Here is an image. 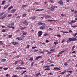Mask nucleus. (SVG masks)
<instances>
[{
  "label": "nucleus",
  "mask_w": 77,
  "mask_h": 77,
  "mask_svg": "<svg viewBox=\"0 0 77 77\" xmlns=\"http://www.w3.org/2000/svg\"><path fill=\"white\" fill-rule=\"evenodd\" d=\"M39 58H42V57H41V56H38L36 58V59H39Z\"/></svg>",
  "instance_id": "2eb2a0df"
},
{
  "label": "nucleus",
  "mask_w": 77,
  "mask_h": 77,
  "mask_svg": "<svg viewBox=\"0 0 77 77\" xmlns=\"http://www.w3.org/2000/svg\"><path fill=\"white\" fill-rule=\"evenodd\" d=\"M1 27L2 28H5V26H1Z\"/></svg>",
  "instance_id": "de8ad7c7"
},
{
  "label": "nucleus",
  "mask_w": 77,
  "mask_h": 77,
  "mask_svg": "<svg viewBox=\"0 0 77 77\" xmlns=\"http://www.w3.org/2000/svg\"><path fill=\"white\" fill-rule=\"evenodd\" d=\"M46 42L48 43V42H49V41H48V40H46Z\"/></svg>",
  "instance_id": "69168bd1"
},
{
  "label": "nucleus",
  "mask_w": 77,
  "mask_h": 77,
  "mask_svg": "<svg viewBox=\"0 0 77 77\" xmlns=\"http://www.w3.org/2000/svg\"><path fill=\"white\" fill-rule=\"evenodd\" d=\"M68 65V63L67 62H65L64 63V65L66 66Z\"/></svg>",
  "instance_id": "a18cd8bd"
},
{
  "label": "nucleus",
  "mask_w": 77,
  "mask_h": 77,
  "mask_svg": "<svg viewBox=\"0 0 77 77\" xmlns=\"http://www.w3.org/2000/svg\"><path fill=\"white\" fill-rule=\"evenodd\" d=\"M26 5H23L22 6V8H24L25 7H26Z\"/></svg>",
  "instance_id": "e2e57ef3"
},
{
  "label": "nucleus",
  "mask_w": 77,
  "mask_h": 77,
  "mask_svg": "<svg viewBox=\"0 0 77 77\" xmlns=\"http://www.w3.org/2000/svg\"><path fill=\"white\" fill-rule=\"evenodd\" d=\"M38 25H41V23L40 22H38Z\"/></svg>",
  "instance_id": "680f3d73"
},
{
  "label": "nucleus",
  "mask_w": 77,
  "mask_h": 77,
  "mask_svg": "<svg viewBox=\"0 0 77 77\" xmlns=\"http://www.w3.org/2000/svg\"><path fill=\"white\" fill-rule=\"evenodd\" d=\"M20 30H19V29H18V30H16V32H20Z\"/></svg>",
  "instance_id": "338daca9"
},
{
  "label": "nucleus",
  "mask_w": 77,
  "mask_h": 77,
  "mask_svg": "<svg viewBox=\"0 0 77 77\" xmlns=\"http://www.w3.org/2000/svg\"><path fill=\"white\" fill-rule=\"evenodd\" d=\"M13 76L12 77H18V76L17 75H13Z\"/></svg>",
  "instance_id": "2f4dec72"
},
{
  "label": "nucleus",
  "mask_w": 77,
  "mask_h": 77,
  "mask_svg": "<svg viewBox=\"0 0 77 77\" xmlns=\"http://www.w3.org/2000/svg\"><path fill=\"white\" fill-rule=\"evenodd\" d=\"M63 33H68V32H65V31H63Z\"/></svg>",
  "instance_id": "ea45409f"
},
{
  "label": "nucleus",
  "mask_w": 77,
  "mask_h": 77,
  "mask_svg": "<svg viewBox=\"0 0 77 77\" xmlns=\"http://www.w3.org/2000/svg\"><path fill=\"white\" fill-rule=\"evenodd\" d=\"M38 33V36H41L42 35V32L41 31H39Z\"/></svg>",
  "instance_id": "20e7f679"
},
{
  "label": "nucleus",
  "mask_w": 77,
  "mask_h": 77,
  "mask_svg": "<svg viewBox=\"0 0 77 77\" xmlns=\"http://www.w3.org/2000/svg\"><path fill=\"white\" fill-rule=\"evenodd\" d=\"M54 49H52L51 50L49 51H54Z\"/></svg>",
  "instance_id": "4c0bfd02"
},
{
  "label": "nucleus",
  "mask_w": 77,
  "mask_h": 77,
  "mask_svg": "<svg viewBox=\"0 0 77 77\" xmlns=\"http://www.w3.org/2000/svg\"><path fill=\"white\" fill-rule=\"evenodd\" d=\"M29 47H30V45H27V47L26 48H29Z\"/></svg>",
  "instance_id": "58836bf2"
},
{
  "label": "nucleus",
  "mask_w": 77,
  "mask_h": 77,
  "mask_svg": "<svg viewBox=\"0 0 77 77\" xmlns=\"http://www.w3.org/2000/svg\"><path fill=\"white\" fill-rule=\"evenodd\" d=\"M30 60H33V58H31L30 59H29Z\"/></svg>",
  "instance_id": "052dcab7"
},
{
  "label": "nucleus",
  "mask_w": 77,
  "mask_h": 77,
  "mask_svg": "<svg viewBox=\"0 0 77 77\" xmlns=\"http://www.w3.org/2000/svg\"><path fill=\"white\" fill-rule=\"evenodd\" d=\"M0 44H3V42L1 41H0Z\"/></svg>",
  "instance_id": "bf43d9fd"
},
{
  "label": "nucleus",
  "mask_w": 77,
  "mask_h": 77,
  "mask_svg": "<svg viewBox=\"0 0 77 77\" xmlns=\"http://www.w3.org/2000/svg\"><path fill=\"white\" fill-rule=\"evenodd\" d=\"M12 37V35H10L9 36L8 38H11Z\"/></svg>",
  "instance_id": "b1692460"
},
{
  "label": "nucleus",
  "mask_w": 77,
  "mask_h": 77,
  "mask_svg": "<svg viewBox=\"0 0 77 77\" xmlns=\"http://www.w3.org/2000/svg\"><path fill=\"white\" fill-rule=\"evenodd\" d=\"M49 66H44V68H48Z\"/></svg>",
  "instance_id": "a19ab883"
},
{
  "label": "nucleus",
  "mask_w": 77,
  "mask_h": 77,
  "mask_svg": "<svg viewBox=\"0 0 77 77\" xmlns=\"http://www.w3.org/2000/svg\"><path fill=\"white\" fill-rule=\"evenodd\" d=\"M50 69L49 68H46L44 69V71H47L48 70H50Z\"/></svg>",
  "instance_id": "a211bd4d"
},
{
  "label": "nucleus",
  "mask_w": 77,
  "mask_h": 77,
  "mask_svg": "<svg viewBox=\"0 0 77 77\" xmlns=\"http://www.w3.org/2000/svg\"><path fill=\"white\" fill-rule=\"evenodd\" d=\"M42 26H45V24L44 23H41V25Z\"/></svg>",
  "instance_id": "c9c22d12"
},
{
  "label": "nucleus",
  "mask_w": 77,
  "mask_h": 77,
  "mask_svg": "<svg viewBox=\"0 0 77 77\" xmlns=\"http://www.w3.org/2000/svg\"><path fill=\"white\" fill-rule=\"evenodd\" d=\"M9 5H7L5 6L3 8L4 9H6L7 8H8V7H9Z\"/></svg>",
  "instance_id": "1a4fd4ad"
},
{
  "label": "nucleus",
  "mask_w": 77,
  "mask_h": 77,
  "mask_svg": "<svg viewBox=\"0 0 77 77\" xmlns=\"http://www.w3.org/2000/svg\"><path fill=\"white\" fill-rule=\"evenodd\" d=\"M45 28V26H41L40 27V29H44Z\"/></svg>",
  "instance_id": "ddd939ff"
},
{
  "label": "nucleus",
  "mask_w": 77,
  "mask_h": 77,
  "mask_svg": "<svg viewBox=\"0 0 77 77\" xmlns=\"http://www.w3.org/2000/svg\"><path fill=\"white\" fill-rule=\"evenodd\" d=\"M67 72L70 73V74H72V71H67Z\"/></svg>",
  "instance_id": "6ab92c4d"
},
{
  "label": "nucleus",
  "mask_w": 77,
  "mask_h": 77,
  "mask_svg": "<svg viewBox=\"0 0 77 77\" xmlns=\"http://www.w3.org/2000/svg\"><path fill=\"white\" fill-rule=\"evenodd\" d=\"M2 32H6V30L5 29H3L2 31Z\"/></svg>",
  "instance_id": "3c124183"
},
{
  "label": "nucleus",
  "mask_w": 77,
  "mask_h": 77,
  "mask_svg": "<svg viewBox=\"0 0 77 77\" xmlns=\"http://www.w3.org/2000/svg\"><path fill=\"white\" fill-rule=\"evenodd\" d=\"M57 44H58V42H54V44H55V45H56Z\"/></svg>",
  "instance_id": "a878e982"
},
{
  "label": "nucleus",
  "mask_w": 77,
  "mask_h": 77,
  "mask_svg": "<svg viewBox=\"0 0 77 77\" xmlns=\"http://www.w3.org/2000/svg\"><path fill=\"white\" fill-rule=\"evenodd\" d=\"M2 17L5 18H6V15L4 14L2 16Z\"/></svg>",
  "instance_id": "cd10ccee"
},
{
  "label": "nucleus",
  "mask_w": 77,
  "mask_h": 77,
  "mask_svg": "<svg viewBox=\"0 0 77 77\" xmlns=\"http://www.w3.org/2000/svg\"><path fill=\"white\" fill-rule=\"evenodd\" d=\"M48 74H50V75H53V74L52 73H48Z\"/></svg>",
  "instance_id": "5fc2aeb1"
},
{
  "label": "nucleus",
  "mask_w": 77,
  "mask_h": 77,
  "mask_svg": "<svg viewBox=\"0 0 77 77\" xmlns=\"http://www.w3.org/2000/svg\"><path fill=\"white\" fill-rule=\"evenodd\" d=\"M24 77H28V75H25L24 76Z\"/></svg>",
  "instance_id": "774afa93"
},
{
  "label": "nucleus",
  "mask_w": 77,
  "mask_h": 77,
  "mask_svg": "<svg viewBox=\"0 0 77 77\" xmlns=\"http://www.w3.org/2000/svg\"><path fill=\"white\" fill-rule=\"evenodd\" d=\"M4 14H5L4 12H2L0 14V16H2V15H4Z\"/></svg>",
  "instance_id": "dca6fc26"
},
{
  "label": "nucleus",
  "mask_w": 77,
  "mask_h": 77,
  "mask_svg": "<svg viewBox=\"0 0 77 77\" xmlns=\"http://www.w3.org/2000/svg\"><path fill=\"white\" fill-rule=\"evenodd\" d=\"M4 19H5V18L3 16L2 17L0 18V20H4Z\"/></svg>",
  "instance_id": "e433bc0d"
},
{
  "label": "nucleus",
  "mask_w": 77,
  "mask_h": 77,
  "mask_svg": "<svg viewBox=\"0 0 77 77\" xmlns=\"http://www.w3.org/2000/svg\"><path fill=\"white\" fill-rule=\"evenodd\" d=\"M71 27H73V28L77 27L76 26H72V25L71 26Z\"/></svg>",
  "instance_id": "7c9ffc66"
},
{
  "label": "nucleus",
  "mask_w": 77,
  "mask_h": 77,
  "mask_svg": "<svg viewBox=\"0 0 77 77\" xmlns=\"http://www.w3.org/2000/svg\"><path fill=\"white\" fill-rule=\"evenodd\" d=\"M8 68L5 67V68H3V69L4 70H5V71H6L8 69Z\"/></svg>",
  "instance_id": "5701e85b"
},
{
  "label": "nucleus",
  "mask_w": 77,
  "mask_h": 77,
  "mask_svg": "<svg viewBox=\"0 0 77 77\" xmlns=\"http://www.w3.org/2000/svg\"><path fill=\"white\" fill-rule=\"evenodd\" d=\"M71 22L72 23H75V22H76V21L72 20V21H71Z\"/></svg>",
  "instance_id": "c756f323"
},
{
  "label": "nucleus",
  "mask_w": 77,
  "mask_h": 77,
  "mask_svg": "<svg viewBox=\"0 0 77 77\" xmlns=\"http://www.w3.org/2000/svg\"><path fill=\"white\" fill-rule=\"evenodd\" d=\"M16 18H20V16H17Z\"/></svg>",
  "instance_id": "0e129e2a"
},
{
  "label": "nucleus",
  "mask_w": 77,
  "mask_h": 77,
  "mask_svg": "<svg viewBox=\"0 0 77 77\" xmlns=\"http://www.w3.org/2000/svg\"><path fill=\"white\" fill-rule=\"evenodd\" d=\"M23 24H25V25H26V26H27V25H28L27 21L26 20H25V22L23 23Z\"/></svg>",
  "instance_id": "0eeeda50"
},
{
  "label": "nucleus",
  "mask_w": 77,
  "mask_h": 77,
  "mask_svg": "<svg viewBox=\"0 0 77 77\" xmlns=\"http://www.w3.org/2000/svg\"><path fill=\"white\" fill-rule=\"evenodd\" d=\"M65 42V39H63L62 40V43H63V42Z\"/></svg>",
  "instance_id": "37998d69"
},
{
  "label": "nucleus",
  "mask_w": 77,
  "mask_h": 77,
  "mask_svg": "<svg viewBox=\"0 0 77 77\" xmlns=\"http://www.w3.org/2000/svg\"><path fill=\"white\" fill-rule=\"evenodd\" d=\"M11 44H12L13 45H17L18 44V42H11Z\"/></svg>",
  "instance_id": "39448f33"
},
{
  "label": "nucleus",
  "mask_w": 77,
  "mask_h": 77,
  "mask_svg": "<svg viewBox=\"0 0 77 77\" xmlns=\"http://www.w3.org/2000/svg\"><path fill=\"white\" fill-rule=\"evenodd\" d=\"M12 16V14H8L7 17L8 18H9V17H11Z\"/></svg>",
  "instance_id": "f8f14e48"
},
{
  "label": "nucleus",
  "mask_w": 77,
  "mask_h": 77,
  "mask_svg": "<svg viewBox=\"0 0 77 77\" xmlns=\"http://www.w3.org/2000/svg\"><path fill=\"white\" fill-rule=\"evenodd\" d=\"M68 23L69 24H70V25H71V26H72V23H71V22H69Z\"/></svg>",
  "instance_id": "6e6d98bb"
},
{
  "label": "nucleus",
  "mask_w": 77,
  "mask_h": 77,
  "mask_svg": "<svg viewBox=\"0 0 77 77\" xmlns=\"http://www.w3.org/2000/svg\"><path fill=\"white\" fill-rule=\"evenodd\" d=\"M58 3L60 5H63V3L62 2V0H60L59 1Z\"/></svg>",
  "instance_id": "9d476101"
},
{
  "label": "nucleus",
  "mask_w": 77,
  "mask_h": 77,
  "mask_svg": "<svg viewBox=\"0 0 77 77\" xmlns=\"http://www.w3.org/2000/svg\"><path fill=\"white\" fill-rule=\"evenodd\" d=\"M77 32L75 33V34L73 35L74 37H75L76 36H77Z\"/></svg>",
  "instance_id": "72a5a7b5"
},
{
  "label": "nucleus",
  "mask_w": 77,
  "mask_h": 77,
  "mask_svg": "<svg viewBox=\"0 0 77 77\" xmlns=\"http://www.w3.org/2000/svg\"><path fill=\"white\" fill-rule=\"evenodd\" d=\"M27 34V32H25L23 33L22 34V35H26Z\"/></svg>",
  "instance_id": "393cba45"
},
{
  "label": "nucleus",
  "mask_w": 77,
  "mask_h": 77,
  "mask_svg": "<svg viewBox=\"0 0 77 77\" xmlns=\"http://www.w3.org/2000/svg\"><path fill=\"white\" fill-rule=\"evenodd\" d=\"M51 11H54V9H56L57 8V6H54L51 7Z\"/></svg>",
  "instance_id": "f03ea898"
},
{
  "label": "nucleus",
  "mask_w": 77,
  "mask_h": 77,
  "mask_svg": "<svg viewBox=\"0 0 77 77\" xmlns=\"http://www.w3.org/2000/svg\"><path fill=\"white\" fill-rule=\"evenodd\" d=\"M75 48V46H73V47H72V51L74 50V49Z\"/></svg>",
  "instance_id": "09e8293b"
},
{
  "label": "nucleus",
  "mask_w": 77,
  "mask_h": 77,
  "mask_svg": "<svg viewBox=\"0 0 77 77\" xmlns=\"http://www.w3.org/2000/svg\"><path fill=\"white\" fill-rule=\"evenodd\" d=\"M50 22H53V21H56V20H50V21H49Z\"/></svg>",
  "instance_id": "4be33fe9"
},
{
  "label": "nucleus",
  "mask_w": 77,
  "mask_h": 77,
  "mask_svg": "<svg viewBox=\"0 0 77 77\" xmlns=\"http://www.w3.org/2000/svg\"><path fill=\"white\" fill-rule=\"evenodd\" d=\"M6 60V59H2L1 60V62H5Z\"/></svg>",
  "instance_id": "6e6552de"
},
{
  "label": "nucleus",
  "mask_w": 77,
  "mask_h": 77,
  "mask_svg": "<svg viewBox=\"0 0 77 77\" xmlns=\"http://www.w3.org/2000/svg\"><path fill=\"white\" fill-rule=\"evenodd\" d=\"M5 2H6V1H5V0L3 1L2 2V5H4V4H5Z\"/></svg>",
  "instance_id": "bb28decb"
},
{
  "label": "nucleus",
  "mask_w": 77,
  "mask_h": 77,
  "mask_svg": "<svg viewBox=\"0 0 77 77\" xmlns=\"http://www.w3.org/2000/svg\"><path fill=\"white\" fill-rule=\"evenodd\" d=\"M51 51H50V52H48L47 53V54H51Z\"/></svg>",
  "instance_id": "79ce46f5"
},
{
  "label": "nucleus",
  "mask_w": 77,
  "mask_h": 77,
  "mask_svg": "<svg viewBox=\"0 0 77 77\" xmlns=\"http://www.w3.org/2000/svg\"><path fill=\"white\" fill-rule=\"evenodd\" d=\"M50 2L51 3H53V0H50Z\"/></svg>",
  "instance_id": "8fccbe9b"
},
{
  "label": "nucleus",
  "mask_w": 77,
  "mask_h": 77,
  "mask_svg": "<svg viewBox=\"0 0 77 77\" xmlns=\"http://www.w3.org/2000/svg\"><path fill=\"white\" fill-rule=\"evenodd\" d=\"M76 40L77 39L72 37L69 38V40H67V42H68V43H69V42H70V41H76Z\"/></svg>",
  "instance_id": "f257e3e1"
},
{
  "label": "nucleus",
  "mask_w": 77,
  "mask_h": 77,
  "mask_svg": "<svg viewBox=\"0 0 77 77\" xmlns=\"http://www.w3.org/2000/svg\"><path fill=\"white\" fill-rule=\"evenodd\" d=\"M70 74H68L67 75L66 77H69V76H70Z\"/></svg>",
  "instance_id": "49530a36"
},
{
  "label": "nucleus",
  "mask_w": 77,
  "mask_h": 77,
  "mask_svg": "<svg viewBox=\"0 0 77 77\" xmlns=\"http://www.w3.org/2000/svg\"><path fill=\"white\" fill-rule=\"evenodd\" d=\"M37 47H32V49H35V48H37Z\"/></svg>",
  "instance_id": "f704fd0d"
},
{
  "label": "nucleus",
  "mask_w": 77,
  "mask_h": 77,
  "mask_svg": "<svg viewBox=\"0 0 77 77\" xmlns=\"http://www.w3.org/2000/svg\"><path fill=\"white\" fill-rule=\"evenodd\" d=\"M16 11V9H14L12 10H11V13H14Z\"/></svg>",
  "instance_id": "423d86ee"
},
{
  "label": "nucleus",
  "mask_w": 77,
  "mask_h": 77,
  "mask_svg": "<svg viewBox=\"0 0 77 77\" xmlns=\"http://www.w3.org/2000/svg\"><path fill=\"white\" fill-rule=\"evenodd\" d=\"M34 63V62H32L31 64V65L32 66H33V65Z\"/></svg>",
  "instance_id": "603ef678"
},
{
  "label": "nucleus",
  "mask_w": 77,
  "mask_h": 77,
  "mask_svg": "<svg viewBox=\"0 0 77 77\" xmlns=\"http://www.w3.org/2000/svg\"><path fill=\"white\" fill-rule=\"evenodd\" d=\"M26 27H23L21 28V30H24L25 29H26Z\"/></svg>",
  "instance_id": "412c9836"
},
{
  "label": "nucleus",
  "mask_w": 77,
  "mask_h": 77,
  "mask_svg": "<svg viewBox=\"0 0 77 77\" xmlns=\"http://www.w3.org/2000/svg\"><path fill=\"white\" fill-rule=\"evenodd\" d=\"M20 38H21V37H17L16 38V39H18V40H19V41H20Z\"/></svg>",
  "instance_id": "aec40b11"
},
{
  "label": "nucleus",
  "mask_w": 77,
  "mask_h": 77,
  "mask_svg": "<svg viewBox=\"0 0 77 77\" xmlns=\"http://www.w3.org/2000/svg\"><path fill=\"white\" fill-rule=\"evenodd\" d=\"M32 18H33V19H35V18H36V16L32 17Z\"/></svg>",
  "instance_id": "13d9d810"
},
{
  "label": "nucleus",
  "mask_w": 77,
  "mask_h": 77,
  "mask_svg": "<svg viewBox=\"0 0 77 77\" xmlns=\"http://www.w3.org/2000/svg\"><path fill=\"white\" fill-rule=\"evenodd\" d=\"M7 26L9 28H11V27L12 26L11 24H8Z\"/></svg>",
  "instance_id": "9b49d317"
},
{
  "label": "nucleus",
  "mask_w": 77,
  "mask_h": 77,
  "mask_svg": "<svg viewBox=\"0 0 77 77\" xmlns=\"http://www.w3.org/2000/svg\"><path fill=\"white\" fill-rule=\"evenodd\" d=\"M26 15L25 14H23V15H22V16H23V17H26Z\"/></svg>",
  "instance_id": "864d4df0"
},
{
  "label": "nucleus",
  "mask_w": 77,
  "mask_h": 77,
  "mask_svg": "<svg viewBox=\"0 0 77 77\" xmlns=\"http://www.w3.org/2000/svg\"><path fill=\"white\" fill-rule=\"evenodd\" d=\"M61 69L59 68V67H55L54 68V69L53 70H60Z\"/></svg>",
  "instance_id": "7ed1b4c3"
},
{
  "label": "nucleus",
  "mask_w": 77,
  "mask_h": 77,
  "mask_svg": "<svg viewBox=\"0 0 77 77\" xmlns=\"http://www.w3.org/2000/svg\"><path fill=\"white\" fill-rule=\"evenodd\" d=\"M65 72H66V71H64L63 72L61 73H60V74H64V73H65Z\"/></svg>",
  "instance_id": "f3484780"
},
{
  "label": "nucleus",
  "mask_w": 77,
  "mask_h": 77,
  "mask_svg": "<svg viewBox=\"0 0 77 77\" xmlns=\"http://www.w3.org/2000/svg\"><path fill=\"white\" fill-rule=\"evenodd\" d=\"M56 36H58L59 37V38H60V36H61V35H56Z\"/></svg>",
  "instance_id": "c85d7f7f"
},
{
  "label": "nucleus",
  "mask_w": 77,
  "mask_h": 77,
  "mask_svg": "<svg viewBox=\"0 0 77 77\" xmlns=\"http://www.w3.org/2000/svg\"><path fill=\"white\" fill-rule=\"evenodd\" d=\"M13 8V6H11L8 8V10H10L11 9H12Z\"/></svg>",
  "instance_id": "4468645a"
},
{
  "label": "nucleus",
  "mask_w": 77,
  "mask_h": 77,
  "mask_svg": "<svg viewBox=\"0 0 77 77\" xmlns=\"http://www.w3.org/2000/svg\"><path fill=\"white\" fill-rule=\"evenodd\" d=\"M11 24L12 26H14V23H11Z\"/></svg>",
  "instance_id": "4d7b16f0"
},
{
  "label": "nucleus",
  "mask_w": 77,
  "mask_h": 77,
  "mask_svg": "<svg viewBox=\"0 0 77 77\" xmlns=\"http://www.w3.org/2000/svg\"><path fill=\"white\" fill-rule=\"evenodd\" d=\"M40 73H38L36 75V76H39V75H40Z\"/></svg>",
  "instance_id": "473e14b6"
},
{
  "label": "nucleus",
  "mask_w": 77,
  "mask_h": 77,
  "mask_svg": "<svg viewBox=\"0 0 77 77\" xmlns=\"http://www.w3.org/2000/svg\"><path fill=\"white\" fill-rule=\"evenodd\" d=\"M27 71L26 70H25L24 71H23L22 72V74H24L25 73V72H26Z\"/></svg>",
  "instance_id": "c03bdc74"
}]
</instances>
